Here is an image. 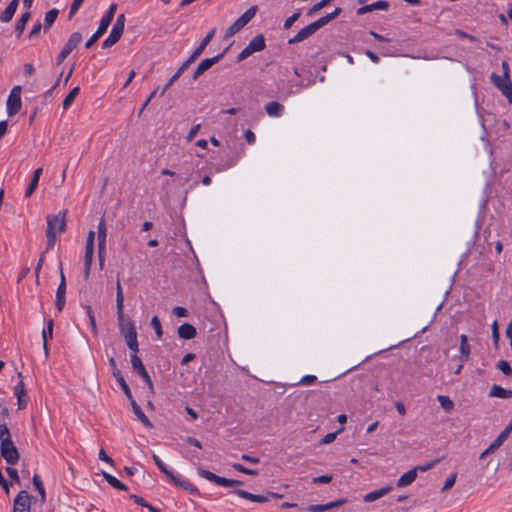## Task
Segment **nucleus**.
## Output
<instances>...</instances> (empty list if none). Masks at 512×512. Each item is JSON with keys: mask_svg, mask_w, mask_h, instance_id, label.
Here are the masks:
<instances>
[{"mask_svg": "<svg viewBox=\"0 0 512 512\" xmlns=\"http://www.w3.org/2000/svg\"><path fill=\"white\" fill-rule=\"evenodd\" d=\"M67 211L62 210L57 214H49L46 217L47 250L52 249L56 243L57 235L65 231Z\"/></svg>", "mask_w": 512, "mask_h": 512, "instance_id": "1", "label": "nucleus"}, {"mask_svg": "<svg viewBox=\"0 0 512 512\" xmlns=\"http://www.w3.org/2000/svg\"><path fill=\"white\" fill-rule=\"evenodd\" d=\"M120 334L124 337L128 348L135 353H138L137 332L134 323L131 320L125 321L124 315L118 318Z\"/></svg>", "mask_w": 512, "mask_h": 512, "instance_id": "2", "label": "nucleus"}, {"mask_svg": "<svg viewBox=\"0 0 512 512\" xmlns=\"http://www.w3.org/2000/svg\"><path fill=\"white\" fill-rule=\"evenodd\" d=\"M257 12V6H251L234 23H232L225 32V38L228 39L238 33L248 22H250Z\"/></svg>", "mask_w": 512, "mask_h": 512, "instance_id": "3", "label": "nucleus"}, {"mask_svg": "<svg viewBox=\"0 0 512 512\" xmlns=\"http://www.w3.org/2000/svg\"><path fill=\"white\" fill-rule=\"evenodd\" d=\"M492 83L502 92V94L512 104V82L509 76L491 74Z\"/></svg>", "mask_w": 512, "mask_h": 512, "instance_id": "4", "label": "nucleus"}, {"mask_svg": "<svg viewBox=\"0 0 512 512\" xmlns=\"http://www.w3.org/2000/svg\"><path fill=\"white\" fill-rule=\"evenodd\" d=\"M21 90H22L21 86H19V85L14 86L8 96L6 106H7V114L9 116H14L21 109V105H22Z\"/></svg>", "mask_w": 512, "mask_h": 512, "instance_id": "5", "label": "nucleus"}, {"mask_svg": "<svg viewBox=\"0 0 512 512\" xmlns=\"http://www.w3.org/2000/svg\"><path fill=\"white\" fill-rule=\"evenodd\" d=\"M31 496L27 491H20L14 499L13 512H30Z\"/></svg>", "mask_w": 512, "mask_h": 512, "instance_id": "6", "label": "nucleus"}, {"mask_svg": "<svg viewBox=\"0 0 512 512\" xmlns=\"http://www.w3.org/2000/svg\"><path fill=\"white\" fill-rule=\"evenodd\" d=\"M227 49H225L222 53L216 55L212 58L203 59L197 66L196 70L193 73V80H197L205 71L209 70L214 64L219 62V60L223 57Z\"/></svg>", "mask_w": 512, "mask_h": 512, "instance_id": "7", "label": "nucleus"}, {"mask_svg": "<svg viewBox=\"0 0 512 512\" xmlns=\"http://www.w3.org/2000/svg\"><path fill=\"white\" fill-rule=\"evenodd\" d=\"M1 456L9 465H15L19 461V453L13 442L0 447Z\"/></svg>", "mask_w": 512, "mask_h": 512, "instance_id": "8", "label": "nucleus"}, {"mask_svg": "<svg viewBox=\"0 0 512 512\" xmlns=\"http://www.w3.org/2000/svg\"><path fill=\"white\" fill-rule=\"evenodd\" d=\"M317 31L313 23L302 28L293 38L289 39V44H295L304 41Z\"/></svg>", "mask_w": 512, "mask_h": 512, "instance_id": "9", "label": "nucleus"}, {"mask_svg": "<svg viewBox=\"0 0 512 512\" xmlns=\"http://www.w3.org/2000/svg\"><path fill=\"white\" fill-rule=\"evenodd\" d=\"M459 353L460 355L458 356V359L460 362L465 363L469 360L471 347L468 343V337L465 334L460 336Z\"/></svg>", "mask_w": 512, "mask_h": 512, "instance_id": "10", "label": "nucleus"}, {"mask_svg": "<svg viewBox=\"0 0 512 512\" xmlns=\"http://www.w3.org/2000/svg\"><path fill=\"white\" fill-rule=\"evenodd\" d=\"M346 499H337L335 501L329 502L327 504H313L308 507V511L310 512H324L326 510H330L333 508H337L344 503H346Z\"/></svg>", "mask_w": 512, "mask_h": 512, "instance_id": "11", "label": "nucleus"}, {"mask_svg": "<svg viewBox=\"0 0 512 512\" xmlns=\"http://www.w3.org/2000/svg\"><path fill=\"white\" fill-rule=\"evenodd\" d=\"M392 490H393V486L389 485V486L382 487L380 489L371 491L364 495L363 501L366 503L376 501V500L380 499L381 497L390 493Z\"/></svg>", "mask_w": 512, "mask_h": 512, "instance_id": "12", "label": "nucleus"}, {"mask_svg": "<svg viewBox=\"0 0 512 512\" xmlns=\"http://www.w3.org/2000/svg\"><path fill=\"white\" fill-rule=\"evenodd\" d=\"M234 493L237 496L247 499L252 502L265 503V502L269 501L268 492L265 495H256V494H252V493L247 492L242 489H237L234 491Z\"/></svg>", "mask_w": 512, "mask_h": 512, "instance_id": "13", "label": "nucleus"}, {"mask_svg": "<svg viewBox=\"0 0 512 512\" xmlns=\"http://www.w3.org/2000/svg\"><path fill=\"white\" fill-rule=\"evenodd\" d=\"M389 6L390 5L387 1L380 0V1L374 2L372 4H368V5L358 8L357 14L363 15V14L372 12L374 10H387L389 8Z\"/></svg>", "mask_w": 512, "mask_h": 512, "instance_id": "14", "label": "nucleus"}, {"mask_svg": "<svg viewBox=\"0 0 512 512\" xmlns=\"http://www.w3.org/2000/svg\"><path fill=\"white\" fill-rule=\"evenodd\" d=\"M177 334L181 339L190 340L196 336L197 331L193 325L189 323H183L178 327Z\"/></svg>", "mask_w": 512, "mask_h": 512, "instance_id": "15", "label": "nucleus"}, {"mask_svg": "<svg viewBox=\"0 0 512 512\" xmlns=\"http://www.w3.org/2000/svg\"><path fill=\"white\" fill-rule=\"evenodd\" d=\"M417 477V468H412L405 472L400 478L397 480V487L402 488L412 484Z\"/></svg>", "mask_w": 512, "mask_h": 512, "instance_id": "16", "label": "nucleus"}, {"mask_svg": "<svg viewBox=\"0 0 512 512\" xmlns=\"http://www.w3.org/2000/svg\"><path fill=\"white\" fill-rule=\"evenodd\" d=\"M342 12V9L337 7L334 9L333 12L326 14L325 16L319 18L318 20L312 22L317 30L322 28L323 26L330 23L332 20H334L336 17H338Z\"/></svg>", "mask_w": 512, "mask_h": 512, "instance_id": "17", "label": "nucleus"}, {"mask_svg": "<svg viewBox=\"0 0 512 512\" xmlns=\"http://www.w3.org/2000/svg\"><path fill=\"white\" fill-rule=\"evenodd\" d=\"M53 326L54 322L52 319H49L47 321V326L42 330V339H43V349L45 357L48 358L49 356V350H48V338H51L53 335Z\"/></svg>", "mask_w": 512, "mask_h": 512, "instance_id": "18", "label": "nucleus"}, {"mask_svg": "<svg viewBox=\"0 0 512 512\" xmlns=\"http://www.w3.org/2000/svg\"><path fill=\"white\" fill-rule=\"evenodd\" d=\"M264 109L270 117H280L283 114L284 106L279 102L271 101L265 105Z\"/></svg>", "mask_w": 512, "mask_h": 512, "instance_id": "19", "label": "nucleus"}, {"mask_svg": "<svg viewBox=\"0 0 512 512\" xmlns=\"http://www.w3.org/2000/svg\"><path fill=\"white\" fill-rule=\"evenodd\" d=\"M65 294H66V282L60 281L57 291L55 305L57 310L60 312L63 310L65 305Z\"/></svg>", "mask_w": 512, "mask_h": 512, "instance_id": "20", "label": "nucleus"}, {"mask_svg": "<svg viewBox=\"0 0 512 512\" xmlns=\"http://www.w3.org/2000/svg\"><path fill=\"white\" fill-rule=\"evenodd\" d=\"M133 409V412L137 416L138 420L147 428H153V424L151 421L147 418V416L143 413L140 406L136 403V401L132 398V400H129Z\"/></svg>", "mask_w": 512, "mask_h": 512, "instance_id": "21", "label": "nucleus"}, {"mask_svg": "<svg viewBox=\"0 0 512 512\" xmlns=\"http://www.w3.org/2000/svg\"><path fill=\"white\" fill-rule=\"evenodd\" d=\"M41 174H42V168H37L33 172V175H32V177L30 179L29 185H28L27 190L25 192V198H29L34 193V191L36 190V188L38 186Z\"/></svg>", "mask_w": 512, "mask_h": 512, "instance_id": "22", "label": "nucleus"}, {"mask_svg": "<svg viewBox=\"0 0 512 512\" xmlns=\"http://www.w3.org/2000/svg\"><path fill=\"white\" fill-rule=\"evenodd\" d=\"M124 297L123 291L120 284V281L116 282V308H117V318H122L124 313Z\"/></svg>", "mask_w": 512, "mask_h": 512, "instance_id": "23", "label": "nucleus"}, {"mask_svg": "<svg viewBox=\"0 0 512 512\" xmlns=\"http://www.w3.org/2000/svg\"><path fill=\"white\" fill-rule=\"evenodd\" d=\"M489 397L508 399L512 397V390L494 384L490 389Z\"/></svg>", "mask_w": 512, "mask_h": 512, "instance_id": "24", "label": "nucleus"}, {"mask_svg": "<svg viewBox=\"0 0 512 512\" xmlns=\"http://www.w3.org/2000/svg\"><path fill=\"white\" fill-rule=\"evenodd\" d=\"M109 27V25L105 24L104 22H102L100 20V23H99V26L97 28V30L95 31V33L87 40V42L85 43V47L88 49V48H91L97 41L98 39L105 33V31L107 30V28Z\"/></svg>", "mask_w": 512, "mask_h": 512, "instance_id": "25", "label": "nucleus"}, {"mask_svg": "<svg viewBox=\"0 0 512 512\" xmlns=\"http://www.w3.org/2000/svg\"><path fill=\"white\" fill-rule=\"evenodd\" d=\"M247 46L253 53L264 50L266 47L264 36L262 34L255 36Z\"/></svg>", "mask_w": 512, "mask_h": 512, "instance_id": "26", "label": "nucleus"}, {"mask_svg": "<svg viewBox=\"0 0 512 512\" xmlns=\"http://www.w3.org/2000/svg\"><path fill=\"white\" fill-rule=\"evenodd\" d=\"M122 34L123 33L121 31L112 28L109 36L102 42V48L107 49L112 47L120 40Z\"/></svg>", "mask_w": 512, "mask_h": 512, "instance_id": "27", "label": "nucleus"}, {"mask_svg": "<svg viewBox=\"0 0 512 512\" xmlns=\"http://www.w3.org/2000/svg\"><path fill=\"white\" fill-rule=\"evenodd\" d=\"M82 41V35L79 32H74L71 34L70 38L68 39L67 43L62 48L63 50H66L68 54H70L77 45Z\"/></svg>", "mask_w": 512, "mask_h": 512, "instance_id": "28", "label": "nucleus"}, {"mask_svg": "<svg viewBox=\"0 0 512 512\" xmlns=\"http://www.w3.org/2000/svg\"><path fill=\"white\" fill-rule=\"evenodd\" d=\"M152 458L157 465L158 469L166 475L170 482H176V476L172 471L168 470L167 466L163 463V461L159 458L158 455L153 454Z\"/></svg>", "mask_w": 512, "mask_h": 512, "instance_id": "29", "label": "nucleus"}, {"mask_svg": "<svg viewBox=\"0 0 512 512\" xmlns=\"http://www.w3.org/2000/svg\"><path fill=\"white\" fill-rule=\"evenodd\" d=\"M106 247V224L103 218L98 224V250H105Z\"/></svg>", "mask_w": 512, "mask_h": 512, "instance_id": "30", "label": "nucleus"}, {"mask_svg": "<svg viewBox=\"0 0 512 512\" xmlns=\"http://www.w3.org/2000/svg\"><path fill=\"white\" fill-rule=\"evenodd\" d=\"M504 443L498 436L490 443V445L480 454L479 459L482 460L494 453Z\"/></svg>", "mask_w": 512, "mask_h": 512, "instance_id": "31", "label": "nucleus"}, {"mask_svg": "<svg viewBox=\"0 0 512 512\" xmlns=\"http://www.w3.org/2000/svg\"><path fill=\"white\" fill-rule=\"evenodd\" d=\"M104 479L115 489H118V490H122V491H126L127 490V486L125 484H123L122 482H120L116 477H114L113 475L107 473V472H103L102 473Z\"/></svg>", "mask_w": 512, "mask_h": 512, "instance_id": "32", "label": "nucleus"}, {"mask_svg": "<svg viewBox=\"0 0 512 512\" xmlns=\"http://www.w3.org/2000/svg\"><path fill=\"white\" fill-rule=\"evenodd\" d=\"M33 485L35 487V489L38 491L39 495H40V500L42 503H45L46 501V492H45V488H44V485H43V482L40 478L39 475L35 474L33 476Z\"/></svg>", "mask_w": 512, "mask_h": 512, "instance_id": "33", "label": "nucleus"}, {"mask_svg": "<svg viewBox=\"0 0 512 512\" xmlns=\"http://www.w3.org/2000/svg\"><path fill=\"white\" fill-rule=\"evenodd\" d=\"M115 379H116L117 383L120 385V387H121L122 391L124 392V394L126 395V397L129 400H132L133 396H132L131 390H130L129 386L127 385L122 374L115 373Z\"/></svg>", "mask_w": 512, "mask_h": 512, "instance_id": "34", "label": "nucleus"}, {"mask_svg": "<svg viewBox=\"0 0 512 512\" xmlns=\"http://www.w3.org/2000/svg\"><path fill=\"white\" fill-rule=\"evenodd\" d=\"M30 18V13L25 12L21 15L20 19L18 20L15 31L17 33V37H20L25 29L26 23Z\"/></svg>", "mask_w": 512, "mask_h": 512, "instance_id": "35", "label": "nucleus"}, {"mask_svg": "<svg viewBox=\"0 0 512 512\" xmlns=\"http://www.w3.org/2000/svg\"><path fill=\"white\" fill-rule=\"evenodd\" d=\"M80 88L78 86L74 87L63 100V109L66 110L73 103L76 96L79 94Z\"/></svg>", "mask_w": 512, "mask_h": 512, "instance_id": "36", "label": "nucleus"}, {"mask_svg": "<svg viewBox=\"0 0 512 512\" xmlns=\"http://www.w3.org/2000/svg\"><path fill=\"white\" fill-rule=\"evenodd\" d=\"M0 441L1 445H6L11 443V435L10 431L6 424H0Z\"/></svg>", "mask_w": 512, "mask_h": 512, "instance_id": "37", "label": "nucleus"}, {"mask_svg": "<svg viewBox=\"0 0 512 512\" xmlns=\"http://www.w3.org/2000/svg\"><path fill=\"white\" fill-rule=\"evenodd\" d=\"M185 71L184 67L180 66L177 71L172 75V77L168 80L163 90L161 91V95L164 93L179 79L182 73Z\"/></svg>", "mask_w": 512, "mask_h": 512, "instance_id": "38", "label": "nucleus"}, {"mask_svg": "<svg viewBox=\"0 0 512 512\" xmlns=\"http://www.w3.org/2000/svg\"><path fill=\"white\" fill-rule=\"evenodd\" d=\"M437 400L439 401L441 407L446 412H451L453 410L454 403H453V401L448 396L438 395L437 396Z\"/></svg>", "mask_w": 512, "mask_h": 512, "instance_id": "39", "label": "nucleus"}, {"mask_svg": "<svg viewBox=\"0 0 512 512\" xmlns=\"http://www.w3.org/2000/svg\"><path fill=\"white\" fill-rule=\"evenodd\" d=\"M59 14V11L57 9H51L45 14V28H49L56 20L57 16Z\"/></svg>", "mask_w": 512, "mask_h": 512, "instance_id": "40", "label": "nucleus"}, {"mask_svg": "<svg viewBox=\"0 0 512 512\" xmlns=\"http://www.w3.org/2000/svg\"><path fill=\"white\" fill-rule=\"evenodd\" d=\"M84 308H85L87 316L89 318V322H90V326H91V331L93 332L94 335H97L98 334V329H97L96 319H95L93 310H92L91 306H89V305L85 306Z\"/></svg>", "mask_w": 512, "mask_h": 512, "instance_id": "41", "label": "nucleus"}, {"mask_svg": "<svg viewBox=\"0 0 512 512\" xmlns=\"http://www.w3.org/2000/svg\"><path fill=\"white\" fill-rule=\"evenodd\" d=\"M333 0H321L320 2L313 5L307 12L308 16L314 15L316 12L320 11L324 7H326Z\"/></svg>", "mask_w": 512, "mask_h": 512, "instance_id": "42", "label": "nucleus"}, {"mask_svg": "<svg viewBox=\"0 0 512 512\" xmlns=\"http://www.w3.org/2000/svg\"><path fill=\"white\" fill-rule=\"evenodd\" d=\"M215 34V29H212L201 41L199 46L195 49L196 51L200 50V54L203 53L204 49L207 47L211 39L213 38Z\"/></svg>", "mask_w": 512, "mask_h": 512, "instance_id": "43", "label": "nucleus"}, {"mask_svg": "<svg viewBox=\"0 0 512 512\" xmlns=\"http://www.w3.org/2000/svg\"><path fill=\"white\" fill-rule=\"evenodd\" d=\"M198 474L208 481L214 482L215 484L218 483L219 476L212 473L211 471H208L205 469H199Z\"/></svg>", "mask_w": 512, "mask_h": 512, "instance_id": "44", "label": "nucleus"}, {"mask_svg": "<svg viewBox=\"0 0 512 512\" xmlns=\"http://www.w3.org/2000/svg\"><path fill=\"white\" fill-rule=\"evenodd\" d=\"M116 9H117V5L114 3L111 4L106 15L101 19V21L107 25H110L113 20Z\"/></svg>", "mask_w": 512, "mask_h": 512, "instance_id": "45", "label": "nucleus"}, {"mask_svg": "<svg viewBox=\"0 0 512 512\" xmlns=\"http://www.w3.org/2000/svg\"><path fill=\"white\" fill-rule=\"evenodd\" d=\"M172 483L177 486H181L185 490H188L190 492H197V488H195L194 485L188 480H180L178 477H176V482Z\"/></svg>", "mask_w": 512, "mask_h": 512, "instance_id": "46", "label": "nucleus"}, {"mask_svg": "<svg viewBox=\"0 0 512 512\" xmlns=\"http://www.w3.org/2000/svg\"><path fill=\"white\" fill-rule=\"evenodd\" d=\"M496 367L506 376H510L512 374V368L508 361L506 360H500Z\"/></svg>", "mask_w": 512, "mask_h": 512, "instance_id": "47", "label": "nucleus"}, {"mask_svg": "<svg viewBox=\"0 0 512 512\" xmlns=\"http://www.w3.org/2000/svg\"><path fill=\"white\" fill-rule=\"evenodd\" d=\"M131 365L134 371H137L144 367L142 360L138 357L137 353L132 352L130 355Z\"/></svg>", "mask_w": 512, "mask_h": 512, "instance_id": "48", "label": "nucleus"}, {"mask_svg": "<svg viewBox=\"0 0 512 512\" xmlns=\"http://www.w3.org/2000/svg\"><path fill=\"white\" fill-rule=\"evenodd\" d=\"M151 326L155 330V333L157 334L158 338H161L163 335L161 322L157 316H154L151 320Z\"/></svg>", "mask_w": 512, "mask_h": 512, "instance_id": "49", "label": "nucleus"}, {"mask_svg": "<svg viewBox=\"0 0 512 512\" xmlns=\"http://www.w3.org/2000/svg\"><path fill=\"white\" fill-rule=\"evenodd\" d=\"M124 26H125V15L124 14H119L117 16L116 21L113 24L112 28H114V29H116L118 31H121L123 33Z\"/></svg>", "mask_w": 512, "mask_h": 512, "instance_id": "50", "label": "nucleus"}, {"mask_svg": "<svg viewBox=\"0 0 512 512\" xmlns=\"http://www.w3.org/2000/svg\"><path fill=\"white\" fill-rule=\"evenodd\" d=\"M200 50L196 51L194 50L193 53L189 56V58L184 61L181 66L184 67L185 70L188 69V67L196 61V59L200 56Z\"/></svg>", "mask_w": 512, "mask_h": 512, "instance_id": "51", "label": "nucleus"}, {"mask_svg": "<svg viewBox=\"0 0 512 512\" xmlns=\"http://www.w3.org/2000/svg\"><path fill=\"white\" fill-rule=\"evenodd\" d=\"M456 478H457V474L456 473H454L451 476H449L446 479V481L444 482V485L442 487V491H447V490L451 489L454 486V484H455Z\"/></svg>", "mask_w": 512, "mask_h": 512, "instance_id": "52", "label": "nucleus"}, {"mask_svg": "<svg viewBox=\"0 0 512 512\" xmlns=\"http://www.w3.org/2000/svg\"><path fill=\"white\" fill-rule=\"evenodd\" d=\"M344 430V428H340L337 432L326 434L320 441L321 444H329L333 442L336 438L337 433H340Z\"/></svg>", "mask_w": 512, "mask_h": 512, "instance_id": "53", "label": "nucleus"}, {"mask_svg": "<svg viewBox=\"0 0 512 512\" xmlns=\"http://www.w3.org/2000/svg\"><path fill=\"white\" fill-rule=\"evenodd\" d=\"M94 250H85L84 268L91 269Z\"/></svg>", "mask_w": 512, "mask_h": 512, "instance_id": "54", "label": "nucleus"}, {"mask_svg": "<svg viewBox=\"0 0 512 512\" xmlns=\"http://www.w3.org/2000/svg\"><path fill=\"white\" fill-rule=\"evenodd\" d=\"M300 17V12L293 13L290 17H288L284 22V29H289L296 20Z\"/></svg>", "mask_w": 512, "mask_h": 512, "instance_id": "55", "label": "nucleus"}, {"mask_svg": "<svg viewBox=\"0 0 512 512\" xmlns=\"http://www.w3.org/2000/svg\"><path fill=\"white\" fill-rule=\"evenodd\" d=\"M14 14L15 13L6 7V9L0 14V21L7 23L13 18Z\"/></svg>", "mask_w": 512, "mask_h": 512, "instance_id": "56", "label": "nucleus"}, {"mask_svg": "<svg viewBox=\"0 0 512 512\" xmlns=\"http://www.w3.org/2000/svg\"><path fill=\"white\" fill-rule=\"evenodd\" d=\"M94 238H95L94 231H92V230L89 231V233L87 235L85 250H94Z\"/></svg>", "mask_w": 512, "mask_h": 512, "instance_id": "57", "label": "nucleus"}, {"mask_svg": "<svg viewBox=\"0 0 512 512\" xmlns=\"http://www.w3.org/2000/svg\"><path fill=\"white\" fill-rule=\"evenodd\" d=\"M332 480V476L331 475H321V476H318V477H314L312 479V482L315 483V484H327L329 482H331Z\"/></svg>", "mask_w": 512, "mask_h": 512, "instance_id": "58", "label": "nucleus"}, {"mask_svg": "<svg viewBox=\"0 0 512 512\" xmlns=\"http://www.w3.org/2000/svg\"><path fill=\"white\" fill-rule=\"evenodd\" d=\"M511 432H512V419H511V422L505 427V429L498 435V437L505 442L506 439L511 434Z\"/></svg>", "mask_w": 512, "mask_h": 512, "instance_id": "59", "label": "nucleus"}, {"mask_svg": "<svg viewBox=\"0 0 512 512\" xmlns=\"http://www.w3.org/2000/svg\"><path fill=\"white\" fill-rule=\"evenodd\" d=\"M84 0H74L70 6L69 17L71 18L80 8Z\"/></svg>", "mask_w": 512, "mask_h": 512, "instance_id": "60", "label": "nucleus"}, {"mask_svg": "<svg viewBox=\"0 0 512 512\" xmlns=\"http://www.w3.org/2000/svg\"><path fill=\"white\" fill-rule=\"evenodd\" d=\"M253 52L249 50V47L246 46L237 56V62H241L252 55Z\"/></svg>", "mask_w": 512, "mask_h": 512, "instance_id": "61", "label": "nucleus"}, {"mask_svg": "<svg viewBox=\"0 0 512 512\" xmlns=\"http://www.w3.org/2000/svg\"><path fill=\"white\" fill-rule=\"evenodd\" d=\"M317 380L316 376L314 375H305L303 376L300 381H299V384L301 385H311L313 384L315 381Z\"/></svg>", "mask_w": 512, "mask_h": 512, "instance_id": "62", "label": "nucleus"}, {"mask_svg": "<svg viewBox=\"0 0 512 512\" xmlns=\"http://www.w3.org/2000/svg\"><path fill=\"white\" fill-rule=\"evenodd\" d=\"M172 312L176 317H186L188 315L187 309L180 306L174 307Z\"/></svg>", "mask_w": 512, "mask_h": 512, "instance_id": "63", "label": "nucleus"}, {"mask_svg": "<svg viewBox=\"0 0 512 512\" xmlns=\"http://www.w3.org/2000/svg\"><path fill=\"white\" fill-rule=\"evenodd\" d=\"M6 472L8 474V476L13 479L15 482L19 483L20 482V478H19V475H18V472L15 468H12V467H7L6 468Z\"/></svg>", "mask_w": 512, "mask_h": 512, "instance_id": "64", "label": "nucleus"}]
</instances>
